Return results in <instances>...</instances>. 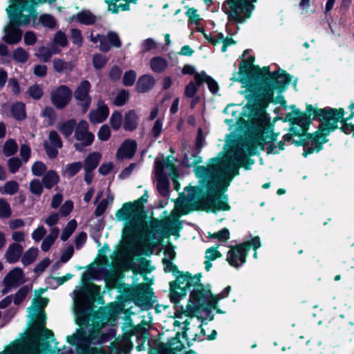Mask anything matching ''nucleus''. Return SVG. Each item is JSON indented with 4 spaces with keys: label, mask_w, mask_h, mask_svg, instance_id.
Returning a JSON list of instances; mask_svg holds the SVG:
<instances>
[{
    "label": "nucleus",
    "mask_w": 354,
    "mask_h": 354,
    "mask_svg": "<svg viewBox=\"0 0 354 354\" xmlns=\"http://www.w3.org/2000/svg\"><path fill=\"white\" fill-rule=\"evenodd\" d=\"M140 201L126 203L115 213L119 221H125L123 230L125 242L124 252L128 254L129 248L140 247L147 252H152L155 246V229L152 223L147 225L145 218V212L142 210Z\"/></svg>",
    "instance_id": "f257e3e1"
},
{
    "label": "nucleus",
    "mask_w": 354,
    "mask_h": 354,
    "mask_svg": "<svg viewBox=\"0 0 354 354\" xmlns=\"http://www.w3.org/2000/svg\"><path fill=\"white\" fill-rule=\"evenodd\" d=\"M222 166V159L219 157L212 158L208 166H195V175L200 179L201 185L206 188L205 195L199 200L198 207L195 209L213 213L218 210L229 211L230 209L227 195L221 196L223 200H221L218 193L217 180L219 169Z\"/></svg>",
    "instance_id": "f03ea898"
},
{
    "label": "nucleus",
    "mask_w": 354,
    "mask_h": 354,
    "mask_svg": "<svg viewBox=\"0 0 354 354\" xmlns=\"http://www.w3.org/2000/svg\"><path fill=\"white\" fill-rule=\"evenodd\" d=\"M292 79L290 73L279 68L278 72L261 84L259 88L268 106L270 104H279L285 109H287V102L283 93L287 90Z\"/></svg>",
    "instance_id": "7ed1b4c3"
},
{
    "label": "nucleus",
    "mask_w": 354,
    "mask_h": 354,
    "mask_svg": "<svg viewBox=\"0 0 354 354\" xmlns=\"http://www.w3.org/2000/svg\"><path fill=\"white\" fill-rule=\"evenodd\" d=\"M90 319L87 318L79 317L80 325H89L88 335L86 337L83 345V351L85 354H111L107 353L101 347H94L92 345L101 344L108 340L110 335L113 334V330L109 332L104 331L108 320L102 319L98 315H94L91 320L92 324H89Z\"/></svg>",
    "instance_id": "20e7f679"
},
{
    "label": "nucleus",
    "mask_w": 354,
    "mask_h": 354,
    "mask_svg": "<svg viewBox=\"0 0 354 354\" xmlns=\"http://www.w3.org/2000/svg\"><path fill=\"white\" fill-rule=\"evenodd\" d=\"M189 291V299L185 307L180 304V300L173 303L175 310L174 318L181 319L183 315L192 317L196 315V312H200V308L205 306L212 300V292L209 288L205 286L194 287Z\"/></svg>",
    "instance_id": "39448f33"
},
{
    "label": "nucleus",
    "mask_w": 354,
    "mask_h": 354,
    "mask_svg": "<svg viewBox=\"0 0 354 354\" xmlns=\"http://www.w3.org/2000/svg\"><path fill=\"white\" fill-rule=\"evenodd\" d=\"M175 279L169 283V299L171 303H176L184 299L191 288L203 286L201 283L202 273L198 272L192 275L189 272L178 270L175 275Z\"/></svg>",
    "instance_id": "423d86ee"
},
{
    "label": "nucleus",
    "mask_w": 354,
    "mask_h": 354,
    "mask_svg": "<svg viewBox=\"0 0 354 354\" xmlns=\"http://www.w3.org/2000/svg\"><path fill=\"white\" fill-rule=\"evenodd\" d=\"M48 1V0H11L7 8L10 21L17 26L30 24L32 19L37 18L35 7L39 3Z\"/></svg>",
    "instance_id": "0eeeda50"
},
{
    "label": "nucleus",
    "mask_w": 354,
    "mask_h": 354,
    "mask_svg": "<svg viewBox=\"0 0 354 354\" xmlns=\"http://www.w3.org/2000/svg\"><path fill=\"white\" fill-rule=\"evenodd\" d=\"M346 113L343 108H332L326 106L318 108L315 111L313 119L319 122L321 128L327 131L329 134L339 129L338 122L342 124L343 115Z\"/></svg>",
    "instance_id": "6e6552de"
},
{
    "label": "nucleus",
    "mask_w": 354,
    "mask_h": 354,
    "mask_svg": "<svg viewBox=\"0 0 354 354\" xmlns=\"http://www.w3.org/2000/svg\"><path fill=\"white\" fill-rule=\"evenodd\" d=\"M261 246L259 236L253 237L251 240L240 244L230 246L227 252L226 261L232 267L239 268L241 264L246 262L247 256L250 248L256 251Z\"/></svg>",
    "instance_id": "1a4fd4ad"
},
{
    "label": "nucleus",
    "mask_w": 354,
    "mask_h": 354,
    "mask_svg": "<svg viewBox=\"0 0 354 354\" xmlns=\"http://www.w3.org/2000/svg\"><path fill=\"white\" fill-rule=\"evenodd\" d=\"M248 92L249 94L246 95L248 102L244 106L243 109L249 110L250 118L258 119L263 122H268L270 118L266 113L268 106L260 88Z\"/></svg>",
    "instance_id": "9d476101"
},
{
    "label": "nucleus",
    "mask_w": 354,
    "mask_h": 354,
    "mask_svg": "<svg viewBox=\"0 0 354 354\" xmlns=\"http://www.w3.org/2000/svg\"><path fill=\"white\" fill-rule=\"evenodd\" d=\"M250 8L252 7L248 0H225L222 6L228 19L238 24H243L252 17Z\"/></svg>",
    "instance_id": "9b49d317"
},
{
    "label": "nucleus",
    "mask_w": 354,
    "mask_h": 354,
    "mask_svg": "<svg viewBox=\"0 0 354 354\" xmlns=\"http://www.w3.org/2000/svg\"><path fill=\"white\" fill-rule=\"evenodd\" d=\"M254 70L252 66L246 65L241 60L239 66V71L234 72L233 76L230 78L232 82H237L247 84V91L258 89L261 85V81L254 77Z\"/></svg>",
    "instance_id": "f8f14e48"
},
{
    "label": "nucleus",
    "mask_w": 354,
    "mask_h": 354,
    "mask_svg": "<svg viewBox=\"0 0 354 354\" xmlns=\"http://www.w3.org/2000/svg\"><path fill=\"white\" fill-rule=\"evenodd\" d=\"M0 354H41L38 339L27 342L16 340L8 346Z\"/></svg>",
    "instance_id": "ddd939ff"
},
{
    "label": "nucleus",
    "mask_w": 354,
    "mask_h": 354,
    "mask_svg": "<svg viewBox=\"0 0 354 354\" xmlns=\"http://www.w3.org/2000/svg\"><path fill=\"white\" fill-rule=\"evenodd\" d=\"M162 333L156 335V354H178L182 351L185 344L180 340V334L176 333L175 336L168 338L167 342H161Z\"/></svg>",
    "instance_id": "4468645a"
},
{
    "label": "nucleus",
    "mask_w": 354,
    "mask_h": 354,
    "mask_svg": "<svg viewBox=\"0 0 354 354\" xmlns=\"http://www.w3.org/2000/svg\"><path fill=\"white\" fill-rule=\"evenodd\" d=\"M74 137L77 140L74 147L78 151H82L84 147L90 146L94 140V135L88 131V124L85 120H81L77 124Z\"/></svg>",
    "instance_id": "2eb2a0df"
},
{
    "label": "nucleus",
    "mask_w": 354,
    "mask_h": 354,
    "mask_svg": "<svg viewBox=\"0 0 354 354\" xmlns=\"http://www.w3.org/2000/svg\"><path fill=\"white\" fill-rule=\"evenodd\" d=\"M239 165L231 164L226 166L223 171H221L219 169L217 180L218 196L225 195V192L227 190V187L234 177L239 175ZM221 200H223L222 197H221Z\"/></svg>",
    "instance_id": "dca6fc26"
},
{
    "label": "nucleus",
    "mask_w": 354,
    "mask_h": 354,
    "mask_svg": "<svg viewBox=\"0 0 354 354\" xmlns=\"http://www.w3.org/2000/svg\"><path fill=\"white\" fill-rule=\"evenodd\" d=\"M289 108L292 109L291 112L288 113L284 118H278L282 120L283 122H289L290 124H299V122L304 120L306 118L310 116L313 117L317 109V106H314L310 104H306V110L304 111H301L299 109L297 108L295 104H291Z\"/></svg>",
    "instance_id": "f3484780"
},
{
    "label": "nucleus",
    "mask_w": 354,
    "mask_h": 354,
    "mask_svg": "<svg viewBox=\"0 0 354 354\" xmlns=\"http://www.w3.org/2000/svg\"><path fill=\"white\" fill-rule=\"evenodd\" d=\"M90 40L93 43H100L99 49L102 52H108L111 47L120 48L121 46V41L118 35L114 32H109L106 35L97 34L90 35Z\"/></svg>",
    "instance_id": "a211bd4d"
},
{
    "label": "nucleus",
    "mask_w": 354,
    "mask_h": 354,
    "mask_svg": "<svg viewBox=\"0 0 354 354\" xmlns=\"http://www.w3.org/2000/svg\"><path fill=\"white\" fill-rule=\"evenodd\" d=\"M160 248H161V252L163 251L165 255L162 259L165 272H171L174 276L176 273H178L179 270L178 266L173 263V261L176 257L174 245L170 241H167L166 244L160 245Z\"/></svg>",
    "instance_id": "6ab92c4d"
},
{
    "label": "nucleus",
    "mask_w": 354,
    "mask_h": 354,
    "mask_svg": "<svg viewBox=\"0 0 354 354\" xmlns=\"http://www.w3.org/2000/svg\"><path fill=\"white\" fill-rule=\"evenodd\" d=\"M72 97V91L66 85H61L50 93L52 104L57 109H62L66 106Z\"/></svg>",
    "instance_id": "aec40b11"
},
{
    "label": "nucleus",
    "mask_w": 354,
    "mask_h": 354,
    "mask_svg": "<svg viewBox=\"0 0 354 354\" xmlns=\"http://www.w3.org/2000/svg\"><path fill=\"white\" fill-rule=\"evenodd\" d=\"M90 89V82L84 80L81 82L74 93L75 98L77 101L78 105L82 108L84 113L88 110L91 103V97L89 95Z\"/></svg>",
    "instance_id": "412c9836"
},
{
    "label": "nucleus",
    "mask_w": 354,
    "mask_h": 354,
    "mask_svg": "<svg viewBox=\"0 0 354 354\" xmlns=\"http://www.w3.org/2000/svg\"><path fill=\"white\" fill-rule=\"evenodd\" d=\"M242 61L246 65L252 66L254 70V77L257 78L262 84L269 77L274 75V73L278 72V69L274 71H270V66H266L261 68L259 65H254L255 57L254 56L250 55L247 59H243Z\"/></svg>",
    "instance_id": "4be33fe9"
},
{
    "label": "nucleus",
    "mask_w": 354,
    "mask_h": 354,
    "mask_svg": "<svg viewBox=\"0 0 354 354\" xmlns=\"http://www.w3.org/2000/svg\"><path fill=\"white\" fill-rule=\"evenodd\" d=\"M179 216L166 218L162 220L156 218V228H166L169 231V234L178 237L183 227Z\"/></svg>",
    "instance_id": "5701e85b"
},
{
    "label": "nucleus",
    "mask_w": 354,
    "mask_h": 354,
    "mask_svg": "<svg viewBox=\"0 0 354 354\" xmlns=\"http://www.w3.org/2000/svg\"><path fill=\"white\" fill-rule=\"evenodd\" d=\"M23 270L19 268H15L8 272L3 279L6 288L3 290V294L7 293L10 288L18 286L24 283Z\"/></svg>",
    "instance_id": "b1692460"
},
{
    "label": "nucleus",
    "mask_w": 354,
    "mask_h": 354,
    "mask_svg": "<svg viewBox=\"0 0 354 354\" xmlns=\"http://www.w3.org/2000/svg\"><path fill=\"white\" fill-rule=\"evenodd\" d=\"M22 31L19 28V26L11 23L10 21L4 28V35L3 40L9 44H16L21 39Z\"/></svg>",
    "instance_id": "393cba45"
},
{
    "label": "nucleus",
    "mask_w": 354,
    "mask_h": 354,
    "mask_svg": "<svg viewBox=\"0 0 354 354\" xmlns=\"http://www.w3.org/2000/svg\"><path fill=\"white\" fill-rule=\"evenodd\" d=\"M266 138L267 136L263 135V130L258 129L254 139L251 140L250 144L247 145V151L249 156L256 155L258 147L261 151H264L265 145L267 143Z\"/></svg>",
    "instance_id": "a878e982"
},
{
    "label": "nucleus",
    "mask_w": 354,
    "mask_h": 354,
    "mask_svg": "<svg viewBox=\"0 0 354 354\" xmlns=\"http://www.w3.org/2000/svg\"><path fill=\"white\" fill-rule=\"evenodd\" d=\"M137 149V144L135 140H126L119 147L116 157L118 159H129L131 158Z\"/></svg>",
    "instance_id": "bb28decb"
},
{
    "label": "nucleus",
    "mask_w": 354,
    "mask_h": 354,
    "mask_svg": "<svg viewBox=\"0 0 354 354\" xmlns=\"http://www.w3.org/2000/svg\"><path fill=\"white\" fill-rule=\"evenodd\" d=\"M109 109L103 101H99L97 108L89 113V119L91 123L97 124L104 121L109 115Z\"/></svg>",
    "instance_id": "cd10ccee"
},
{
    "label": "nucleus",
    "mask_w": 354,
    "mask_h": 354,
    "mask_svg": "<svg viewBox=\"0 0 354 354\" xmlns=\"http://www.w3.org/2000/svg\"><path fill=\"white\" fill-rule=\"evenodd\" d=\"M194 80L198 86H201L203 83H207L209 91L212 94H216L219 90V86L217 82L208 75L205 71H202L200 73H196Z\"/></svg>",
    "instance_id": "c85d7f7f"
},
{
    "label": "nucleus",
    "mask_w": 354,
    "mask_h": 354,
    "mask_svg": "<svg viewBox=\"0 0 354 354\" xmlns=\"http://www.w3.org/2000/svg\"><path fill=\"white\" fill-rule=\"evenodd\" d=\"M315 119H313V116L306 118L304 120L299 122V124H296L297 127H299L298 129L299 131V138L304 137L308 141L310 140L311 143L313 142L315 139L317 138V130L313 132L309 133V129L310 125L313 124V122Z\"/></svg>",
    "instance_id": "c756f323"
},
{
    "label": "nucleus",
    "mask_w": 354,
    "mask_h": 354,
    "mask_svg": "<svg viewBox=\"0 0 354 354\" xmlns=\"http://www.w3.org/2000/svg\"><path fill=\"white\" fill-rule=\"evenodd\" d=\"M23 250V247L19 243L10 244L5 253L6 261L10 263L17 262L21 257Z\"/></svg>",
    "instance_id": "7c9ffc66"
},
{
    "label": "nucleus",
    "mask_w": 354,
    "mask_h": 354,
    "mask_svg": "<svg viewBox=\"0 0 354 354\" xmlns=\"http://www.w3.org/2000/svg\"><path fill=\"white\" fill-rule=\"evenodd\" d=\"M183 324L184 326L182 328V331L177 332L176 333H179L180 338L182 337L186 341V344L188 347H191L193 345L194 342H202L203 340V339L199 338V335H198L197 333L192 335L193 337L189 339L188 333L191 329L190 322L188 320V319H185V321L183 322Z\"/></svg>",
    "instance_id": "2f4dec72"
},
{
    "label": "nucleus",
    "mask_w": 354,
    "mask_h": 354,
    "mask_svg": "<svg viewBox=\"0 0 354 354\" xmlns=\"http://www.w3.org/2000/svg\"><path fill=\"white\" fill-rule=\"evenodd\" d=\"M137 0H105L108 4L109 10L118 13L120 10H129V3H136Z\"/></svg>",
    "instance_id": "473e14b6"
},
{
    "label": "nucleus",
    "mask_w": 354,
    "mask_h": 354,
    "mask_svg": "<svg viewBox=\"0 0 354 354\" xmlns=\"http://www.w3.org/2000/svg\"><path fill=\"white\" fill-rule=\"evenodd\" d=\"M37 315V319L35 323V329L38 335L46 336L50 338L53 336V332L50 330L46 328V316L44 313H35Z\"/></svg>",
    "instance_id": "72a5a7b5"
},
{
    "label": "nucleus",
    "mask_w": 354,
    "mask_h": 354,
    "mask_svg": "<svg viewBox=\"0 0 354 354\" xmlns=\"http://www.w3.org/2000/svg\"><path fill=\"white\" fill-rule=\"evenodd\" d=\"M138 123V116L133 110L126 113L123 127L126 131H133L136 129Z\"/></svg>",
    "instance_id": "f704fd0d"
},
{
    "label": "nucleus",
    "mask_w": 354,
    "mask_h": 354,
    "mask_svg": "<svg viewBox=\"0 0 354 354\" xmlns=\"http://www.w3.org/2000/svg\"><path fill=\"white\" fill-rule=\"evenodd\" d=\"M102 155L99 152L89 153L84 160V169L87 171H93L99 165Z\"/></svg>",
    "instance_id": "c9c22d12"
},
{
    "label": "nucleus",
    "mask_w": 354,
    "mask_h": 354,
    "mask_svg": "<svg viewBox=\"0 0 354 354\" xmlns=\"http://www.w3.org/2000/svg\"><path fill=\"white\" fill-rule=\"evenodd\" d=\"M75 18L80 24L87 26L95 24L97 19L96 15L93 14L91 11L86 10H83L81 12L77 13Z\"/></svg>",
    "instance_id": "e433bc0d"
},
{
    "label": "nucleus",
    "mask_w": 354,
    "mask_h": 354,
    "mask_svg": "<svg viewBox=\"0 0 354 354\" xmlns=\"http://www.w3.org/2000/svg\"><path fill=\"white\" fill-rule=\"evenodd\" d=\"M59 234V230L57 227H53L50 229V233L44 239L41 248L44 252H47L55 243L58 235Z\"/></svg>",
    "instance_id": "4c0bfd02"
},
{
    "label": "nucleus",
    "mask_w": 354,
    "mask_h": 354,
    "mask_svg": "<svg viewBox=\"0 0 354 354\" xmlns=\"http://www.w3.org/2000/svg\"><path fill=\"white\" fill-rule=\"evenodd\" d=\"M77 125L76 120L75 119H71L66 122L59 123L57 126V129L64 137L68 138L71 136Z\"/></svg>",
    "instance_id": "58836bf2"
},
{
    "label": "nucleus",
    "mask_w": 354,
    "mask_h": 354,
    "mask_svg": "<svg viewBox=\"0 0 354 354\" xmlns=\"http://www.w3.org/2000/svg\"><path fill=\"white\" fill-rule=\"evenodd\" d=\"M169 233V231L166 228H156V235H158L156 236V255H159L161 252L160 246L166 244L164 239L170 241L169 237L171 234Z\"/></svg>",
    "instance_id": "ea45409f"
},
{
    "label": "nucleus",
    "mask_w": 354,
    "mask_h": 354,
    "mask_svg": "<svg viewBox=\"0 0 354 354\" xmlns=\"http://www.w3.org/2000/svg\"><path fill=\"white\" fill-rule=\"evenodd\" d=\"M59 181L58 174L53 170L47 171L43 176L42 183L46 189H51Z\"/></svg>",
    "instance_id": "a19ab883"
},
{
    "label": "nucleus",
    "mask_w": 354,
    "mask_h": 354,
    "mask_svg": "<svg viewBox=\"0 0 354 354\" xmlns=\"http://www.w3.org/2000/svg\"><path fill=\"white\" fill-rule=\"evenodd\" d=\"M153 85V77L148 75L140 77L137 83V89L138 92L145 93L152 88Z\"/></svg>",
    "instance_id": "79ce46f5"
},
{
    "label": "nucleus",
    "mask_w": 354,
    "mask_h": 354,
    "mask_svg": "<svg viewBox=\"0 0 354 354\" xmlns=\"http://www.w3.org/2000/svg\"><path fill=\"white\" fill-rule=\"evenodd\" d=\"M48 299L41 297L34 299L32 306L30 307V313L32 315L35 313H44L43 308L48 304Z\"/></svg>",
    "instance_id": "37998d69"
},
{
    "label": "nucleus",
    "mask_w": 354,
    "mask_h": 354,
    "mask_svg": "<svg viewBox=\"0 0 354 354\" xmlns=\"http://www.w3.org/2000/svg\"><path fill=\"white\" fill-rule=\"evenodd\" d=\"M74 67L71 62H65L61 59H55L53 60V68L58 73L69 72Z\"/></svg>",
    "instance_id": "c03bdc74"
},
{
    "label": "nucleus",
    "mask_w": 354,
    "mask_h": 354,
    "mask_svg": "<svg viewBox=\"0 0 354 354\" xmlns=\"http://www.w3.org/2000/svg\"><path fill=\"white\" fill-rule=\"evenodd\" d=\"M59 50L53 48L50 49L47 47L41 46L38 48L35 55L44 62H48L53 54L58 53Z\"/></svg>",
    "instance_id": "a18cd8bd"
},
{
    "label": "nucleus",
    "mask_w": 354,
    "mask_h": 354,
    "mask_svg": "<svg viewBox=\"0 0 354 354\" xmlns=\"http://www.w3.org/2000/svg\"><path fill=\"white\" fill-rule=\"evenodd\" d=\"M157 180L158 183L156 185V189L161 196L164 197H167L169 195L170 187V183L168 178L160 177L158 179H157Z\"/></svg>",
    "instance_id": "49530a36"
},
{
    "label": "nucleus",
    "mask_w": 354,
    "mask_h": 354,
    "mask_svg": "<svg viewBox=\"0 0 354 354\" xmlns=\"http://www.w3.org/2000/svg\"><path fill=\"white\" fill-rule=\"evenodd\" d=\"M38 22L44 28L54 29L57 26V20L49 14H43L39 16Z\"/></svg>",
    "instance_id": "de8ad7c7"
},
{
    "label": "nucleus",
    "mask_w": 354,
    "mask_h": 354,
    "mask_svg": "<svg viewBox=\"0 0 354 354\" xmlns=\"http://www.w3.org/2000/svg\"><path fill=\"white\" fill-rule=\"evenodd\" d=\"M81 162H75L66 165L62 171V175L68 178L75 176L82 167Z\"/></svg>",
    "instance_id": "09e8293b"
},
{
    "label": "nucleus",
    "mask_w": 354,
    "mask_h": 354,
    "mask_svg": "<svg viewBox=\"0 0 354 354\" xmlns=\"http://www.w3.org/2000/svg\"><path fill=\"white\" fill-rule=\"evenodd\" d=\"M38 249L35 248L28 249L22 257V263L25 266L32 263L38 255Z\"/></svg>",
    "instance_id": "8fccbe9b"
},
{
    "label": "nucleus",
    "mask_w": 354,
    "mask_h": 354,
    "mask_svg": "<svg viewBox=\"0 0 354 354\" xmlns=\"http://www.w3.org/2000/svg\"><path fill=\"white\" fill-rule=\"evenodd\" d=\"M18 190L19 184L15 180H10L7 182L2 187H0V192L10 195L16 194Z\"/></svg>",
    "instance_id": "3c124183"
},
{
    "label": "nucleus",
    "mask_w": 354,
    "mask_h": 354,
    "mask_svg": "<svg viewBox=\"0 0 354 354\" xmlns=\"http://www.w3.org/2000/svg\"><path fill=\"white\" fill-rule=\"evenodd\" d=\"M29 58V53L25 49L19 47L13 52V59L17 63H25Z\"/></svg>",
    "instance_id": "603ef678"
},
{
    "label": "nucleus",
    "mask_w": 354,
    "mask_h": 354,
    "mask_svg": "<svg viewBox=\"0 0 354 354\" xmlns=\"http://www.w3.org/2000/svg\"><path fill=\"white\" fill-rule=\"evenodd\" d=\"M77 227V222L75 220L73 219L70 221L65 228L63 230L61 234V239L63 241H66L71 236V235L73 233Z\"/></svg>",
    "instance_id": "864d4df0"
},
{
    "label": "nucleus",
    "mask_w": 354,
    "mask_h": 354,
    "mask_svg": "<svg viewBox=\"0 0 354 354\" xmlns=\"http://www.w3.org/2000/svg\"><path fill=\"white\" fill-rule=\"evenodd\" d=\"M186 16L188 17L189 24H195L198 26L200 21L202 20L201 16L197 13V10L195 8H190L185 12Z\"/></svg>",
    "instance_id": "5fc2aeb1"
},
{
    "label": "nucleus",
    "mask_w": 354,
    "mask_h": 354,
    "mask_svg": "<svg viewBox=\"0 0 354 354\" xmlns=\"http://www.w3.org/2000/svg\"><path fill=\"white\" fill-rule=\"evenodd\" d=\"M12 113L17 120H22L26 117L25 104L22 102H17L12 106Z\"/></svg>",
    "instance_id": "6e6d98bb"
},
{
    "label": "nucleus",
    "mask_w": 354,
    "mask_h": 354,
    "mask_svg": "<svg viewBox=\"0 0 354 354\" xmlns=\"http://www.w3.org/2000/svg\"><path fill=\"white\" fill-rule=\"evenodd\" d=\"M17 142L14 140L10 139L5 142L3 151L6 156H10L17 152Z\"/></svg>",
    "instance_id": "4d7b16f0"
},
{
    "label": "nucleus",
    "mask_w": 354,
    "mask_h": 354,
    "mask_svg": "<svg viewBox=\"0 0 354 354\" xmlns=\"http://www.w3.org/2000/svg\"><path fill=\"white\" fill-rule=\"evenodd\" d=\"M250 156L248 153L240 155L238 159L239 167L245 170L251 169V166L254 164V160Z\"/></svg>",
    "instance_id": "13d9d810"
},
{
    "label": "nucleus",
    "mask_w": 354,
    "mask_h": 354,
    "mask_svg": "<svg viewBox=\"0 0 354 354\" xmlns=\"http://www.w3.org/2000/svg\"><path fill=\"white\" fill-rule=\"evenodd\" d=\"M12 210L10 204L3 198H0V218H8L10 217Z\"/></svg>",
    "instance_id": "bf43d9fd"
},
{
    "label": "nucleus",
    "mask_w": 354,
    "mask_h": 354,
    "mask_svg": "<svg viewBox=\"0 0 354 354\" xmlns=\"http://www.w3.org/2000/svg\"><path fill=\"white\" fill-rule=\"evenodd\" d=\"M209 237L217 239L220 242H225L230 239V231L227 228L224 227L214 234H209Z\"/></svg>",
    "instance_id": "052dcab7"
},
{
    "label": "nucleus",
    "mask_w": 354,
    "mask_h": 354,
    "mask_svg": "<svg viewBox=\"0 0 354 354\" xmlns=\"http://www.w3.org/2000/svg\"><path fill=\"white\" fill-rule=\"evenodd\" d=\"M218 246L219 245L216 244V247L212 246L207 248L205 251V259L213 261L218 258H221L222 257V254L217 250Z\"/></svg>",
    "instance_id": "680f3d73"
},
{
    "label": "nucleus",
    "mask_w": 354,
    "mask_h": 354,
    "mask_svg": "<svg viewBox=\"0 0 354 354\" xmlns=\"http://www.w3.org/2000/svg\"><path fill=\"white\" fill-rule=\"evenodd\" d=\"M290 127L288 129L289 132L288 133H286L283 136V140L285 142L290 143L292 144V142L293 140H295L293 139L294 137L297 136L299 135V131L298 127L296 124H290Z\"/></svg>",
    "instance_id": "e2e57ef3"
},
{
    "label": "nucleus",
    "mask_w": 354,
    "mask_h": 354,
    "mask_svg": "<svg viewBox=\"0 0 354 354\" xmlns=\"http://www.w3.org/2000/svg\"><path fill=\"white\" fill-rule=\"evenodd\" d=\"M107 62V58L105 55L97 53L93 57V64L95 69L102 68Z\"/></svg>",
    "instance_id": "0e129e2a"
},
{
    "label": "nucleus",
    "mask_w": 354,
    "mask_h": 354,
    "mask_svg": "<svg viewBox=\"0 0 354 354\" xmlns=\"http://www.w3.org/2000/svg\"><path fill=\"white\" fill-rule=\"evenodd\" d=\"M30 192L37 196H40L43 192L42 183L38 179H33L30 183Z\"/></svg>",
    "instance_id": "69168bd1"
},
{
    "label": "nucleus",
    "mask_w": 354,
    "mask_h": 354,
    "mask_svg": "<svg viewBox=\"0 0 354 354\" xmlns=\"http://www.w3.org/2000/svg\"><path fill=\"white\" fill-rule=\"evenodd\" d=\"M199 86L196 82L195 83L193 81L189 82L185 86V95L189 98L194 97L198 92Z\"/></svg>",
    "instance_id": "338daca9"
},
{
    "label": "nucleus",
    "mask_w": 354,
    "mask_h": 354,
    "mask_svg": "<svg viewBox=\"0 0 354 354\" xmlns=\"http://www.w3.org/2000/svg\"><path fill=\"white\" fill-rule=\"evenodd\" d=\"M122 116L121 113L115 111L113 113L110 118V123L112 128L115 130L120 129L122 124Z\"/></svg>",
    "instance_id": "774afa93"
}]
</instances>
